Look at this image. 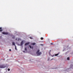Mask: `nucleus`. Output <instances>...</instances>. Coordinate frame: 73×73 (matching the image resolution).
<instances>
[{"label": "nucleus", "instance_id": "obj_1", "mask_svg": "<svg viewBox=\"0 0 73 73\" xmlns=\"http://www.w3.org/2000/svg\"><path fill=\"white\" fill-rule=\"evenodd\" d=\"M40 52V50H38L36 52V54H37L38 56H40V55H41V52Z\"/></svg>", "mask_w": 73, "mask_h": 73}, {"label": "nucleus", "instance_id": "obj_2", "mask_svg": "<svg viewBox=\"0 0 73 73\" xmlns=\"http://www.w3.org/2000/svg\"><path fill=\"white\" fill-rule=\"evenodd\" d=\"M2 34H3V35H8V33L6 32H3L2 33Z\"/></svg>", "mask_w": 73, "mask_h": 73}, {"label": "nucleus", "instance_id": "obj_3", "mask_svg": "<svg viewBox=\"0 0 73 73\" xmlns=\"http://www.w3.org/2000/svg\"><path fill=\"white\" fill-rule=\"evenodd\" d=\"M0 68H4L5 67L3 65H0Z\"/></svg>", "mask_w": 73, "mask_h": 73}, {"label": "nucleus", "instance_id": "obj_4", "mask_svg": "<svg viewBox=\"0 0 73 73\" xmlns=\"http://www.w3.org/2000/svg\"><path fill=\"white\" fill-rule=\"evenodd\" d=\"M29 42H28L25 43V46H26V45H29Z\"/></svg>", "mask_w": 73, "mask_h": 73}, {"label": "nucleus", "instance_id": "obj_5", "mask_svg": "<svg viewBox=\"0 0 73 73\" xmlns=\"http://www.w3.org/2000/svg\"><path fill=\"white\" fill-rule=\"evenodd\" d=\"M29 46L31 49H33V47H32L30 45H29Z\"/></svg>", "mask_w": 73, "mask_h": 73}, {"label": "nucleus", "instance_id": "obj_6", "mask_svg": "<svg viewBox=\"0 0 73 73\" xmlns=\"http://www.w3.org/2000/svg\"><path fill=\"white\" fill-rule=\"evenodd\" d=\"M23 41H22L21 42V45H23Z\"/></svg>", "mask_w": 73, "mask_h": 73}, {"label": "nucleus", "instance_id": "obj_7", "mask_svg": "<svg viewBox=\"0 0 73 73\" xmlns=\"http://www.w3.org/2000/svg\"><path fill=\"white\" fill-rule=\"evenodd\" d=\"M3 30H2V28L1 27H0V32H1Z\"/></svg>", "mask_w": 73, "mask_h": 73}, {"label": "nucleus", "instance_id": "obj_8", "mask_svg": "<svg viewBox=\"0 0 73 73\" xmlns=\"http://www.w3.org/2000/svg\"><path fill=\"white\" fill-rule=\"evenodd\" d=\"M12 44L13 45H15V46L16 45H15V43L14 42H12Z\"/></svg>", "mask_w": 73, "mask_h": 73}, {"label": "nucleus", "instance_id": "obj_9", "mask_svg": "<svg viewBox=\"0 0 73 73\" xmlns=\"http://www.w3.org/2000/svg\"><path fill=\"white\" fill-rule=\"evenodd\" d=\"M67 60H70V58H69V57H68L67 58Z\"/></svg>", "mask_w": 73, "mask_h": 73}, {"label": "nucleus", "instance_id": "obj_10", "mask_svg": "<svg viewBox=\"0 0 73 73\" xmlns=\"http://www.w3.org/2000/svg\"><path fill=\"white\" fill-rule=\"evenodd\" d=\"M58 54H55V56H58Z\"/></svg>", "mask_w": 73, "mask_h": 73}, {"label": "nucleus", "instance_id": "obj_11", "mask_svg": "<svg viewBox=\"0 0 73 73\" xmlns=\"http://www.w3.org/2000/svg\"><path fill=\"white\" fill-rule=\"evenodd\" d=\"M15 50H17V48H16V46H15Z\"/></svg>", "mask_w": 73, "mask_h": 73}, {"label": "nucleus", "instance_id": "obj_12", "mask_svg": "<svg viewBox=\"0 0 73 73\" xmlns=\"http://www.w3.org/2000/svg\"><path fill=\"white\" fill-rule=\"evenodd\" d=\"M40 39L41 40H44V38L42 37H41L40 38Z\"/></svg>", "mask_w": 73, "mask_h": 73}, {"label": "nucleus", "instance_id": "obj_13", "mask_svg": "<svg viewBox=\"0 0 73 73\" xmlns=\"http://www.w3.org/2000/svg\"><path fill=\"white\" fill-rule=\"evenodd\" d=\"M35 44H36V43H33L32 44V45H35Z\"/></svg>", "mask_w": 73, "mask_h": 73}, {"label": "nucleus", "instance_id": "obj_14", "mask_svg": "<svg viewBox=\"0 0 73 73\" xmlns=\"http://www.w3.org/2000/svg\"><path fill=\"white\" fill-rule=\"evenodd\" d=\"M25 50L26 51H27V48H25Z\"/></svg>", "mask_w": 73, "mask_h": 73}, {"label": "nucleus", "instance_id": "obj_15", "mask_svg": "<svg viewBox=\"0 0 73 73\" xmlns=\"http://www.w3.org/2000/svg\"><path fill=\"white\" fill-rule=\"evenodd\" d=\"M29 38H30V39H33V38H32V37H30Z\"/></svg>", "mask_w": 73, "mask_h": 73}, {"label": "nucleus", "instance_id": "obj_16", "mask_svg": "<svg viewBox=\"0 0 73 73\" xmlns=\"http://www.w3.org/2000/svg\"><path fill=\"white\" fill-rule=\"evenodd\" d=\"M8 71H9L10 70V69L9 68H8Z\"/></svg>", "mask_w": 73, "mask_h": 73}, {"label": "nucleus", "instance_id": "obj_17", "mask_svg": "<svg viewBox=\"0 0 73 73\" xmlns=\"http://www.w3.org/2000/svg\"><path fill=\"white\" fill-rule=\"evenodd\" d=\"M9 51H10V52H11V49H9Z\"/></svg>", "mask_w": 73, "mask_h": 73}, {"label": "nucleus", "instance_id": "obj_18", "mask_svg": "<svg viewBox=\"0 0 73 73\" xmlns=\"http://www.w3.org/2000/svg\"><path fill=\"white\" fill-rule=\"evenodd\" d=\"M51 45H53V43H51Z\"/></svg>", "mask_w": 73, "mask_h": 73}, {"label": "nucleus", "instance_id": "obj_19", "mask_svg": "<svg viewBox=\"0 0 73 73\" xmlns=\"http://www.w3.org/2000/svg\"><path fill=\"white\" fill-rule=\"evenodd\" d=\"M23 52L24 53H25V51H23Z\"/></svg>", "mask_w": 73, "mask_h": 73}, {"label": "nucleus", "instance_id": "obj_20", "mask_svg": "<svg viewBox=\"0 0 73 73\" xmlns=\"http://www.w3.org/2000/svg\"><path fill=\"white\" fill-rule=\"evenodd\" d=\"M13 38H15V37H13Z\"/></svg>", "mask_w": 73, "mask_h": 73}, {"label": "nucleus", "instance_id": "obj_21", "mask_svg": "<svg viewBox=\"0 0 73 73\" xmlns=\"http://www.w3.org/2000/svg\"><path fill=\"white\" fill-rule=\"evenodd\" d=\"M53 60V59H51V60Z\"/></svg>", "mask_w": 73, "mask_h": 73}]
</instances>
